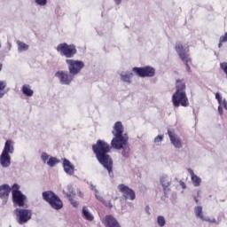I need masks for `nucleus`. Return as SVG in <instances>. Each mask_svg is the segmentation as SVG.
I'll use <instances>...</instances> for the list:
<instances>
[{
  "instance_id": "obj_1",
  "label": "nucleus",
  "mask_w": 227,
  "mask_h": 227,
  "mask_svg": "<svg viewBox=\"0 0 227 227\" xmlns=\"http://www.w3.org/2000/svg\"><path fill=\"white\" fill-rule=\"evenodd\" d=\"M111 149V145L101 139L92 145V152L96 156L98 162L107 169L109 175L113 173V159L111 158V155H109Z\"/></svg>"
},
{
  "instance_id": "obj_2",
  "label": "nucleus",
  "mask_w": 227,
  "mask_h": 227,
  "mask_svg": "<svg viewBox=\"0 0 227 227\" xmlns=\"http://www.w3.org/2000/svg\"><path fill=\"white\" fill-rule=\"evenodd\" d=\"M112 134L115 137L111 141L112 148H121V144L125 145L129 141V135H123V124L121 121L115 122Z\"/></svg>"
},
{
  "instance_id": "obj_3",
  "label": "nucleus",
  "mask_w": 227,
  "mask_h": 227,
  "mask_svg": "<svg viewBox=\"0 0 227 227\" xmlns=\"http://www.w3.org/2000/svg\"><path fill=\"white\" fill-rule=\"evenodd\" d=\"M14 150L13 141L7 140L4 144L2 154L0 155V164L2 168H9L10 164H12L10 153H13Z\"/></svg>"
},
{
  "instance_id": "obj_4",
  "label": "nucleus",
  "mask_w": 227,
  "mask_h": 227,
  "mask_svg": "<svg viewBox=\"0 0 227 227\" xmlns=\"http://www.w3.org/2000/svg\"><path fill=\"white\" fill-rule=\"evenodd\" d=\"M43 199L49 203L50 207L54 208V210H61V208H63V200L51 191L43 192Z\"/></svg>"
},
{
  "instance_id": "obj_5",
  "label": "nucleus",
  "mask_w": 227,
  "mask_h": 227,
  "mask_svg": "<svg viewBox=\"0 0 227 227\" xmlns=\"http://www.w3.org/2000/svg\"><path fill=\"white\" fill-rule=\"evenodd\" d=\"M57 52H59L61 56L65 58H74L77 54V49L74 44H67V43H62L57 46Z\"/></svg>"
},
{
  "instance_id": "obj_6",
  "label": "nucleus",
  "mask_w": 227,
  "mask_h": 227,
  "mask_svg": "<svg viewBox=\"0 0 227 227\" xmlns=\"http://www.w3.org/2000/svg\"><path fill=\"white\" fill-rule=\"evenodd\" d=\"M172 104L174 107H187L189 106V98L185 92H175L172 96Z\"/></svg>"
},
{
  "instance_id": "obj_7",
  "label": "nucleus",
  "mask_w": 227,
  "mask_h": 227,
  "mask_svg": "<svg viewBox=\"0 0 227 227\" xmlns=\"http://www.w3.org/2000/svg\"><path fill=\"white\" fill-rule=\"evenodd\" d=\"M176 51L179 56V58L184 61L187 72H191V67H189V63H191V58H189V50H185L184 45L180 43L176 44Z\"/></svg>"
},
{
  "instance_id": "obj_8",
  "label": "nucleus",
  "mask_w": 227,
  "mask_h": 227,
  "mask_svg": "<svg viewBox=\"0 0 227 227\" xmlns=\"http://www.w3.org/2000/svg\"><path fill=\"white\" fill-rule=\"evenodd\" d=\"M14 214L19 224H25V223H27L31 219V215H33L31 210L24 208H16Z\"/></svg>"
},
{
  "instance_id": "obj_9",
  "label": "nucleus",
  "mask_w": 227,
  "mask_h": 227,
  "mask_svg": "<svg viewBox=\"0 0 227 227\" xmlns=\"http://www.w3.org/2000/svg\"><path fill=\"white\" fill-rule=\"evenodd\" d=\"M66 63H67L69 74L72 75H77L84 68V62L81 60L67 59Z\"/></svg>"
},
{
  "instance_id": "obj_10",
  "label": "nucleus",
  "mask_w": 227,
  "mask_h": 227,
  "mask_svg": "<svg viewBox=\"0 0 227 227\" xmlns=\"http://www.w3.org/2000/svg\"><path fill=\"white\" fill-rule=\"evenodd\" d=\"M12 201L19 207H24L26 201V196L22 194L21 191H19V184H14L12 185Z\"/></svg>"
},
{
  "instance_id": "obj_11",
  "label": "nucleus",
  "mask_w": 227,
  "mask_h": 227,
  "mask_svg": "<svg viewBox=\"0 0 227 227\" xmlns=\"http://www.w3.org/2000/svg\"><path fill=\"white\" fill-rule=\"evenodd\" d=\"M132 72L138 77H153L155 75V68L152 67H133Z\"/></svg>"
},
{
  "instance_id": "obj_12",
  "label": "nucleus",
  "mask_w": 227,
  "mask_h": 227,
  "mask_svg": "<svg viewBox=\"0 0 227 227\" xmlns=\"http://www.w3.org/2000/svg\"><path fill=\"white\" fill-rule=\"evenodd\" d=\"M117 189L119 192H121L125 200H130L131 201H134V200H136V192H134V190H132L130 187L121 184L117 186Z\"/></svg>"
},
{
  "instance_id": "obj_13",
  "label": "nucleus",
  "mask_w": 227,
  "mask_h": 227,
  "mask_svg": "<svg viewBox=\"0 0 227 227\" xmlns=\"http://www.w3.org/2000/svg\"><path fill=\"white\" fill-rule=\"evenodd\" d=\"M55 75L59 79L62 84H70L74 81V74L67 71H58Z\"/></svg>"
},
{
  "instance_id": "obj_14",
  "label": "nucleus",
  "mask_w": 227,
  "mask_h": 227,
  "mask_svg": "<svg viewBox=\"0 0 227 227\" xmlns=\"http://www.w3.org/2000/svg\"><path fill=\"white\" fill-rule=\"evenodd\" d=\"M10 192H12V188L8 184L0 185V198L1 200H8L10 196Z\"/></svg>"
},
{
  "instance_id": "obj_15",
  "label": "nucleus",
  "mask_w": 227,
  "mask_h": 227,
  "mask_svg": "<svg viewBox=\"0 0 227 227\" xmlns=\"http://www.w3.org/2000/svg\"><path fill=\"white\" fill-rule=\"evenodd\" d=\"M105 226L106 227H121L118 223V220L114 218L113 215H108L105 217Z\"/></svg>"
},
{
  "instance_id": "obj_16",
  "label": "nucleus",
  "mask_w": 227,
  "mask_h": 227,
  "mask_svg": "<svg viewBox=\"0 0 227 227\" xmlns=\"http://www.w3.org/2000/svg\"><path fill=\"white\" fill-rule=\"evenodd\" d=\"M168 134L175 148H182V140H180V138L176 134H174L173 131L168 130Z\"/></svg>"
},
{
  "instance_id": "obj_17",
  "label": "nucleus",
  "mask_w": 227,
  "mask_h": 227,
  "mask_svg": "<svg viewBox=\"0 0 227 227\" xmlns=\"http://www.w3.org/2000/svg\"><path fill=\"white\" fill-rule=\"evenodd\" d=\"M119 145H121V148H115V150H122L121 155L122 157H125L128 159L130 155V147H129V141H127L125 144H122L121 142H119Z\"/></svg>"
},
{
  "instance_id": "obj_18",
  "label": "nucleus",
  "mask_w": 227,
  "mask_h": 227,
  "mask_svg": "<svg viewBox=\"0 0 227 227\" xmlns=\"http://www.w3.org/2000/svg\"><path fill=\"white\" fill-rule=\"evenodd\" d=\"M186 85L184 79H177L176 81V93H185Z\"/></svg>"
},
{
  "instance_id": "obj_19",
  "label": "nucleus",
  "mask_w": 227,
  "mask_h": 227,
  "mask_svg": "<svg viewBox=\"0 0 227 227\" xmlns=\"http://www.w3.org/2000/svg\"><path fill=\"white\" fill-rule=\"evenodd\" d=\"M63 168H64L65 173H67V175L74 174V165H72V162H70V160L64 159L63 160Z\"/></svg>"
},
{
  "instance_id": "obj_20",
  "label": "nucleus",
  "mask_w": 227,
  "mask_h": 227,
  "mask_svg": "<svg viewBox=\"0 0 227 227\" xmlns=\"http://www.w3.org/2000/svg\"><path fill=\"white\" fill-rule=\"evenodd\" d=\"M67 189H68V192H69L67 193L66 196H67V198H68V200H69L71 205H72L73 207H79V203H77V201H75V200H74L72 199V196H75V193L74 192V189L72 188V186H68Z\"/></svg>"
},
{
  "instance_id": "obj_21",
  "label": "nucleus",
  "mask_w": 227,
  "mask_h": 227,
  "mask_svg": "<svg viewBox=\"0 0 227 227\" xmlns=\"http://www.w3.org/2000/svg\"><path fill=\"white\" fill-rule=\"evenodd\" d=\"M191 176H192V182L195 187H200L201 185V178H200L198 176L194 174V171L191 168L188 169Z\"/></svg>"
},
{
  "instance_id": "obj_22",
  "label": "nucleus",
  "mask_w": 227,
  "mask_h": 227,
  "mask_svg": "<svg viewBox=\"0 0 227 227\" xmlns=\"http://www.w3.org/2000/svg\"><path fill=\"white\" fill-rule=\"evenodd\" d=\"M21 91L23 95H26V97H33L35 93L33 90H31V86L29 84L23 85Z\"/></svg>"
},
{
  "instance_id": "obj_23",
  "label": "nucleus",
  "mask_w": 227,
  "mask_h": 227,
  "mask_svg": "<svg viewBox=\"0 0 227 227\" xmlns=\"http://www.w3.org/2000/svg\"><path fill=\"white\" fill-rule=\"evenodd\" d=\"M97 200H98V201H100L101 203H103V205H105L106 207V208H113V207L114 206V203H113V201L111 200H106L102 196L100 195H96Z\"/></svg>"
},
{
  "instance_id": "obj_24",
  "label": "nucleus",
  "mask_w": 227,
  "mask_h": 227,
  "mask_svg": "<svg viewBox=\"0 0 227 227\" xmlns=\"http://www.w3.org/2000/svg\"><path fill=\"white\" fill-rule=\"evenodd\" d=\"M82 212L83 218L86 219V221H93V219H95L93 215L90 213V211L88 210V207H83Z\"/></svg>"
},
{
  "instance_id": "obj_25",
  "label": "nucleus",
  "mask_w": 227,
  "mask_h": 227,
  "mask_svg": "<svg viewBox=\"0 0 227 227\" xmlns=\"http://www.w3.org/2000/svg\"><path fill=\"white\" fill-rule=\"evenodd\" d=\"M132 77H134V74L132 73H126L124 74H121V81H123V82H129V84L131 82L130 79H132Z\"/></svg>"
},
{
  "instance_id": "obj_26",
  "label": "nucleus",
  "mask_w": 227,
  "mask_h": 227,
  "mask_svg": "<svg viewBox=\"0 0 227 227\" xmlns=\"http://www.w3.org/2000/svg\"><path fill=\"white\" fill-rule=\"evenodd\" d=\"M17 45H18V51L20 52H24L29 49V45L26 44L25 43H22L20 41H17Z\"/></svg>"
},
{
  "instance_id": "obj_27",
  "label": "nucleus",
  "mask_w": 227,
  "mask_h": 227,
  "mask_svg": "<svg viewBox=\"0 0 227 227\" xmlns=\"http://www.w3.org/2000/svg\"><path fill=\"white\" fill-rule=\"evenodd\" d=\"M160 184L164 189L168 188L169 185H171V180H169V177L162 176L160 178Z\"/></svg>"
},
{
  "instance_id": "obj_28",
  "label": "nucleus",
  "mask_w": 227,
  "mask_h": 227,
  "mask_svg": "<svg viewBox=\"0 0 227 227\" xmlns=\"http://www.w3.org/2000/svg\"><path fill=\"white\" fill-rule=\"evenodd\" d=\"M6 89V82L4 81H0V98H3L4 95L6 94V91L4 90Z\"/></svg>"
},
{
  "instance_id": "obj_29",
  "label": "nucleus",
  "mask_w": 227,
  "mask_h": 227,
  "mask_svg": "<svg viewBox=\"0 0 227 227\" xmlns=\"http://www.w3.org/2000/svg\"><path fill=\"white\" fill-rule=\"evenodd\" d=\"M195 215L200 217V219H203V207L201 206L195 207Z\"/></svg>"
},
{
  "instance_id": "obj_30",
  "label": "nucleus",
  "mask_w": 227,
  "mask_h": 227,
  "mask_svg": "<svg viewBox=\"0 0 227 227\" xmlns=\"http://www.w3.org/2000/svg\"><path fill=\"white\" fill-rule=\"evenodd\" d=\"M58 162H59V160H58V158L51 157L48 160L47 164L48 166H50V168H54V165L58 164Z\"/></svg>"
},
{
  "instance_id": "obj_31",
  "label": "nucleus",
  "mask_w": 227,
  "mask_h": 227,
  "mask_svg": "<svg viewBox=\"0 0 227 227\" xmlns=\"http://www.w3.org/2000/svg\"><path fill=\"white\" fill-rule=\"evenodd\" d=\"M157 223L159 226L163 227L166 226V218L164 216H158L157 217Z\"/></svg>"
},
{
  "instance_id": "obj_32",
  "label": "nucleus",
  "mask_w": 227,
  "mask_h": 227,
  "mask_svg": "<svg viewBox=\"0 0 227 227\" xmlns=\"http://www.w3.org/2000/svg\"><path fill=\"white\" fill-rule=\"evenodd\" d=\"M41 159L44 163L47 162V160H49V154H47L46 153H43L41 155Z\"/></svg>"
},
{
  "instance_id": "obj_33",
  "label": "nucleus",
  "mask_w": 227,
  "mask_h": 227,
  "mask_svg": "<svg viewBox=\"0 0 227 227\" xmlns=\"http://www.w3.org/2000/svg\"><path fill=\"white\" fill-rule=\"evenodd\" d=\"M36 4H39V6H45L47 4V0H35Z\"/></svg>"
},
{
  "instance_id": "obj_34",
  "label": "nucleus",
  "mask_w": 227,
  "mask_h": 227,
  "mask_svg": "<svg viewBox=\"0 0 227 227\" xmlns=\"http://www.w3.org/2000/svg\"><path fill=\"white\" fill-rule=\"evenodd\" d=\"M162 139H164V137L159 135L157 137H155L154 143H160V142H162Z\"/></svg>"
},
{
  "instance_id": "obj_35",
  "label": "nucleus",
  "mask_w": 227,
  "mask_h": 227,
  "mask_svg": "<svg viewBox=\"0 0 227 227\" xmlns=\"http://www.w3.org/2000/svg\"><path fill=\"white\" fill-rule=\"evenodd\" d=\"M215 98H216V100H218L219 104H221L223 102V97H221L220 93L215 94Z\"/></svg>"
},
{
  "instance_id": "obj_36",
  "label": "nucleus",
  "mask_w": 227,
  "mask_h": 227,
  "mask_svg": "<svg viewBox=\"0 0 227 227\" xmlns=\"http://www.w3.org/2000/svg\"><path fill=\"white\" fill-rule=\"evenodd\" d=\"M220 42H227V32L220 37Z\"/></svg>"
},
{
  "instance_id": "obj_37",
  "label": "nucleus",
  "mask_w": 227,
  "mask_h": 227,
  "mask_svg": "<svg viewBox=\"0 0 227 227\" xmlns=\"http://www.w3.org/2000/svg\"><path fill=\"white\" fill-rule=\"evenodd\" d=\"M180 185L182 187V189H186V185H185V183H184L183 181H180Z\"/></svg>"
},
{
  "instance_id": "obj_38",
  "label": "nucleus",
  "mask_w": 227,
  "mask_h": 227,
  "mask_svg": "<svg viewBox=\"0 0 227 227\" xmlns=\"http://www.w3.org/2000/svg\"><path fill=\"white\" fill-rule=\"evenodd\" d=\"M223 106L224 109H226V111H227V102H226V100H223Z\"/></svg>"
},
{
  "instance_id": "obj_39",
  "label": "nucleus",
  "mask_w": 227,
  "mask_h": 227,
  "mask_svg": "<svg viewBox=\"0 0 227 227\" xmlns=\"http://www.w3.org/2000/svg\"><path fill=\"white\" fill-rule=\"evenodd\" d=\"M218 113H220V114L223 115V107L218 106Z\"/></svg>"
},
{
  "instance_id": "obj_40",
  "label": "nucleus",
  "mask_w": 227,
  "mask_h": 227,
  "mask_svg": "<svg viewBox=\"0 0 227 227\" xmlns=\"http://www.w3.org/2000/svg\"><path fill=\"white\" fill-rule=\"evenodd\" d=\"M223 43H224L223 42H219V43H218V47H219V49H221V47H223Z\"/></svg>"
},
{
  "instance_id": "obj_41",
  "label": "nucleus",
  "mask_w": 227,
  "mask_h": 227,
  "mask_svg": "<svg viewBox=\"0 0 227 227\" xmlns=\"http://www.w3.org/2000/svg\"><path fill=\"white\" fill-rule=\"evenodd\" d=\"M145 212H147L148 214H150V207L147 206V207H145Z\"/></svg>"
},
{
  "instance_id": "obj_42",
  "label": "nucleus",
  "mask_w": 227,
  "mask_h": 227,
  "mask_svg": "<svg viewBox=\"0 0 227 227\" xmlns=\"http://www.w3.org/2000/svg\"><path fill=\"white\" fill-rule=\"evenodd\" d=\"M114 3H116V4H120V3H121V0H114Z\"/></svg>"
},
{
  "instance_id": "obj_43",
  "label": "nucleus",
  "mask_w": 227,
  "mask_h": 227,
  "mask_svg": "<svg viewBox=\"0 0 227 227\" xmlns=\"http://www.w3.org/2000/svg\"><path fill=\"white\" fill-rule=\"evenodd\" d=\"M3 69V64H0V71Z\"/></svg>"
},
{
  "instance_id": "obj_44",
  "label": "nucleus",
  "mask_w": 227,
  "mask_h": 227,
  "mask_svg": "<svg viewBox=\"0 0 227 227\" xmlns=\"http://www.w3.org/2000/svg\"><path fill=\"white\" fill-rule=\"evenodd\" d=\"M117 199H118V197H114V198L113 199V200H114V201H116Z\"/></svg>"
},
{
  "instance_id": "obj_45",
  "label": "nucleus",
  "mask_w": 227,
  "mask_h": 227,
  "mask_svg": "<svg viewBox=\"0 0 227 227\" xmlns=\"http://www.w3.org/2000/svg\"><path fill=\"white\" fill-rule=\"evenodd\" d=\"M195 202H196V203H199V200H198V199H196V198H195Z\"/></svg>"
},
{
  "instance_id": "obj_46",
  "label": "nucleus",
  "mask_w": 227,
  "mask_h": 227,
  "mask_svg": "<svg viewBox=\"0 0 227 227\" xmlns=\"http://www.w3.org/2000/svg\"><path fill=\"white\" fill-rule=\"evenodd\" d=\"M9 227H12V225H10Z\"/></svg>"
}]
</instances>
